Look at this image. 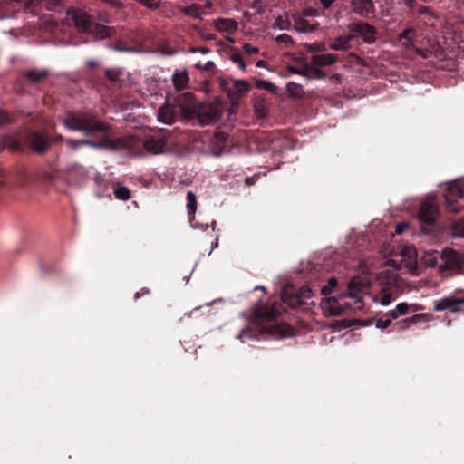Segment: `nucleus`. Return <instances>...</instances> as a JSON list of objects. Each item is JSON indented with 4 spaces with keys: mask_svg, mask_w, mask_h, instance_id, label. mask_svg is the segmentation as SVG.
<instances>
[{
    "mask_svg": "<svg viewBox=\"0 0 464 464\" xmlns=\"http://www.w3.org/2000/svg\"><path fill=\"white\" fill-rule=\"evenodd\" d=\"M289 70L293 73L300 74V75H303V76H305V77H306V75H308V67H305L304 69H298L296 67L291 66L289 68Z\"/></svg>",
    "mask_w": 464,
    "mask_h": 464,
    "instance_id": "49",
    "label": "nucleus"
},
{
    "mask_svg": "<svg viewBox=\"0 0 464 464\" xmlns=\"http://www.w3.org/2000/svg\"><path fill=\"white\" fill-rule=\"evenodd\" d=\"M180 12L186 15L194 17V18H200L201 15L204 14V12L201 11V6L197 4H192L188 6H183L180 8Z\"/></svg>",
    "mask_w": 464,
    "mask_h": 464,
    "instance_id": "27",
    "label": "nucleus"
},
{
    "mask_svg": "<svg viewBox=\"0 0 464 464\" xmlns=\"http://www.w3.org/2000/svg\"><path fill=\"white\" fill-rule=\"evenodd\" d=\"M202 66H203V65H201V64H200V63H198L196 64V67H197V68H198V69H201V70H202Z\"/></svg>",
    "mask_w": 464,
    "mask_h": 464,
    "instance_id": "62",
    "label": "nucleus"
},
{
    "mask_svg": "<svg viewBox=\"0 0 464 464\" xmlns=\"http://www.w3.org/2000/svg\"><path fill=\"white\" fill-rule=\"evenodd\" d=\"M366 288L364 280L360 276H355L350 280L347 285L345 295L335 297H325L322 303L324 314L332 316L341 315L347 310H362L363 302L362 295Z\"/></svg>",
    "mask_w": 464,
    "mask_h": 464,
    "instance_id": "3",
    "label": "nucleus"
},
{
    "mask_svg": "<svg viewBox=\"0 0 464 464\" xmlns=\"http://www.w3.org/2000/svg\"><path fill=\"white\" fill-rule=\"evenodd\" d=\"M218 84L219 88L227 93L232 102L242 98L250 89L249 83L245 80H226L220 78Z\"/></svg>",
    "mask_w": 464,
    "mask_h": 464,
    "instance_id": "8",
    "label": "nucleus"
},
{
    "mask_svg": "<svg viewBox=\"0 0 464 464\" xmlns=\"http://www.w3.org/2000/svg\"><path fill=\"white\" fill-rule=\"evenodd\" d=\"M402 256L409 257L411 261H415L416 251L415 248L411 246H406L402 250Z\"/></svg>",
    "mask_w": 464,
    "mask_h": 464,
    "instance_id": "45",
    "label": "nucleus"
},
{
    "mask_svg": "<svg viewBox=\"0 0 464 464\" xmlns=\"http://www.w3.org/2000/svg\"><path fill=\"white\" fill-rule=\"evenodd\" d=\"M281 314V304L273 303L272 304H261L255 308L253 313L252 324L242 329L238 338L245 342L248 340H258L261 335H279L287 336L290 334L291 328L276 321Z\"/></svg>",
    "mask_w": 464,
    "mask_h": 464,
    "instance_id": "2",
    "label": "nucleus"
},
{
    "mask_svg": "<svg viewBox=\"0 0 464 464\" xmlns=\"http://www.w3.org/2000/svg\"><path fill=\"white\" fill-rule=\"evenodd\" d=\"M438 213V207L434 202L426 200L421 203L418 213V219L422 230L428 232L426 227H431L435 224Z\"/></svg>",
    "mask_w": 464,
    "mask_h": 464,
    "instance_id": "12",
    "label": "nucleus"
},
{
    "mask_svg": "<svg viewBox=\"0 0 464 464\" xmlns=\"http://www.w3.org/2000/svg\"><path fill=\"white\" fill-rule=\"evenodd\" d=\"M464 304V298H458L455 296H447L434 302V311L440 312L444 310H450L451 312L459 311V306Z\"/></svg>",
    "mask_w": 464,
    "mask_h": 464,
    "instance_id": "14",
    "label": "nucleus"
},
{
    "mask_svg": "<svg viewBox=\"0 0 464 464\" xmlns=\"http://www.w3.org/2000/svg\"><path fill=\"white\" fill-rule=\"evenodd\" d=\"M65 143L67 147L72 150H76L80 148L79 140L66 139Z\"/></svg>",
    "mask_w": 464,
    "mask_h": 464,
    "instance_id": "46",
    "label": "nucleus"
},
{
    "mask_svg": "<svg viewBox=\"0 0 464 464\" xmlns=\"http://www.w3.org/2000/svg\"><path fill=\"white\" fill-rule=\"evenodd\" d=\"M24 75L29 82L37 83L47 78L50 75V72L46 69H31L24 72Z\"/></svg>",
    "mask_w": 464,
    "mask_h": 464,
    "instance_id": "22",
    "label": "nucleus"
},
{
    "mask_svg": "<svg viewBox=\"0 0 464 464\" xmlns=\"http://www.w3.org/2000/svg\"><path fill=\"white\" fill-rule=\"evenodd\" d=\"M392 294H384L381 298V304L382 305H388L392 302Z\"/></svg>",
    "mask_w": 464,
    "mask_h": 464,
    "instance_id": "51",
    "label": "nucleus"
},
{
    "mask_svg": "<svg viewBox=\"0 0 464 464\" xmlns=\"http://www.w3.org/2000/svg\"><path fill=\"white\" fill-rule=\"evenodd\" d=\"M316 50L317 51H325L326 50V47H325V44H318L317 47H316Z\"/></svg>",
    "mask_w": 464,
    "mask_h": 464,
    "instance_id": "57",
    "label": "nucleus"
},
{
    "mask_svg": "<svg viewBox=\"0 0 464 464\" xmlns=\"http://www.w3.org/2000/svg\"><path fill=\"white\" fill-rule=\"evenodd\" d=\"M302 14L305 17H316L321 14V12L314 7H306L303 10Z\"/></svg>",
    "mask_w": 464,
    "mask_h": 464,
    "instance_id": "42",
    "label": "nucleus"
},
{
    "mask_svg": "<svg viewBox=\"0 0 464 464\" xmlns=\"http://www.w3.org/2000/svg\"><path fill=\"white\" fill-rule=\"evenodd\" d=\"M89 65H90V67H95L96 66V63L95 62H90Z\"/></svg>",
    "mask_w": 464,
    "mask_h": 464,
    "instance_id": "61",
    "label": "nucleus"
},
{
    "mask_svg": "<svg viewBox=\"0 0 464 464\" xmlns=\"http://www.w3.org/2000/svg\"><path fill=\"white\" fill-rule=\"evenodd\" d=\"M275 25L280 30H289L291 28V21L287 18L278 16L275 22Z\"/></svg>",
    "mask_w": 464,
    "mask_h": 464,
    "instance_id": "37",
    "label": "nucleus"
},
{
    "mask_svg": "<svg viewBox=\"0 0 464 464\" xmlns=\"http://www.w3.org/2000/svg\"><path fill=\"white\" fill-rule=\"evenodd\" d=\"M246 184L247 186H251L254 184V180H253V178H246V180H245Z\"/></svg>",
    "mask_w": 464,
    "mask_h": 464,
    "instance_id": "58",
    "label": "nucleus"
},
{
    "mask_svg": "<svg viewBox=\"0 0 464 464\" xmlns=\"http://www.w3.org/2000/svg\"><path fill=\"white\" fill-rule=\"evenodd\" d=\"M204 5L207 8H210L212 6V2L210 0H206Z\"/></svg>",
    "mask_w": 464,
    "mask_h": 464,
    "instance_id": "60",
    "label": "nucleus"
},
{
    "mask_svg": "<svg viewBox=\"0 0 464 464\" xmlns=\"http://www.w3.org/2000/svg\"><path fill=\"white\" fill-rule=\"evenodd\" d=\"M222 116V111L215 104L199 103L196 109L195 117L201 126L213 124Z\"/></svg>",
    "mask_w": 464,
    "mask_h": 464,
    "instance_id": "10",
    "label": "nucleus"
},
{
    "mask_svg": "<svg viewBox=\"0 0 464 464\" xmlns=\"http://www.w3.org/2000/svg\"><path fill=\"white\" fill-rule=\"evenodd\" d=\"M177 111L178 110L175 106L166 102L158 110V121L162 123L171 125L175 121Z\"/></svg>",
    "mask_w": 464,
    "mask_h": 464,
    "instance_id": "17",
    "label": "nucleus"
},
{
    "mask_svg": "<svg viewBox=\"0 0 464 464\" xmlns=\"http://www.w3.org/2000/svg\"><path fill=\"white\" fill-rule=\"evenodd\" d=\"M227 134L225 133L224 131H217L214 135V138L212 140V144L213 146H218V149H215V151H214V154L216 156H219L222 151L226 149L227 147Z\"/></svg>",
    "mask_w": 464,
    "mask_h": 464,
    "instance_id": "24",
    "label": "nucleus"
},
{
    "mask_svg": "<svg viewBox=\"0 0 464 464\" xmlns=\"http://www.w3.org/2000/svg\"><path fill=\"white\" fill-rule=\"evenodd\" d=\"M25 140L33 150L39 154H44L47 151L51 143L61 142L63 140V137L58 134L53 140H50L44 132L29 130L26 133Z\"/></svg>",
    "mask_w": 464,
    "mask_h": 464,
    "instance_id": "6",
    "label": "nucleus"
},
{
    "mask_svg": "<svg viewBox=\"0 0 464 464\" xmlns=\"http://www.w3.org/2000/svg\"><path fill=\"white\" fill-rule=\"evenodd\" d=\"M242 48L246 54L257 53L259 52L257 47L252 46L247 43L244 44Z\"/></svg>",
    "mask_w": 464,
    "mask_h": 464,
    "instance_id": "47",
    "label": "nucleus"
},
{
    "mask_svg": "<svg viewBox=\"0 0 464 464\" xmlns=\"http://www.w3.org/2000/svg\"><path fill=\"white\" fill-rule=\"evenodd\" d=\"M444 198L448 211L458 213L461 208L459 199H464V182L453 181L450 183Z\"/></svg>",
    "mask_w": 464,
    "mask_h": 464,
    "instance_id": "9",
    "label": "nucleus"
},
{
    "mask_svg": "<svg viewBox=\"0 0 464 464\" xmlns=\"http://www.w3.org/2000/svg\"><path fill=\"white\" fill-rule=\"evenodd\" d=\"M73 18L76 26L83 31L92 33L96 39H103L111 36L112 31L111 27L99 24H92L84 12L75 14Z\"/></svg>",
    "mask_w": 464,
    "mask_h": 464,
    "instance_id": "7",
    "label": "nucleus"
},
{
    "mask_svg": "<svg viewBox=\"0 0 464 464\" xmlns=\"http://www.w3.org/2000/svg\"><path fill=\"white\" fill-rule=\"evenodd\" d=\"M192 52H199L203 54H206L209 52V49L207 47H196L192 49Z\"/></svg>",
    "mask_w": 464,
    "mask_h": 464,
    "instance_id": "55",
    "label": "nucleus"
},
{
    "mask_svg": "<svg viewBox=\"0 0 464 464\" xmlns=\"http://www.w3.org/2000/svg\"><path fill=\"white\" fill-rule=\"evenodd\" d=\"M450 256L444 261L443 265H440V267L444 266V268L453 269L459 266L457 254L451 250H449Z\"/></svg>",
    "mask_w": 464,
    "mask_h": 464,
    "instance_id": "33",
    "label": "nucleus"
},
{
    "mask_svg": "<svg viewBox=\"0 0 464 464\" xmlns=\"http://www.w3.org/2000/svg\"><path fill=\"white\" fill-rule=\"evenodd\" d=\"M365 22H357V23H351L348 25V30L351 33L350 34H347V36L352 37V40L357 37H361L362 30L363 29V24Z\"/></svg>",
    "mask_w": 464,
    "mask_h": 464,
    "instance_id": "29",
    "label": "nucleus"
},
{
    "mask_svg": "<svg viewBox=\"0 0 464 464\" xmlns=\"http://www.w3.org/2000/svg\"><path fill=\"white\" fill-rule=\"evenodd\" d=\"M63 125L73 131H81L86 136L101 138L100 140H79L80 147L106 148L119 150L118 138L110 137V126L102 121L98 115L90 111H68L62 120Z\"/></svg>",
    "mask_w": 464,
    "mask_h": 464,
    "instance_id": "1",
    "label": "nucleus"
},
{
    "mask_svg": "<svg viewBox=\"0 0 464 464\" xmlns=\"http://www.w3.org/2000/svg\"><path fill=\"white\" fill-rule=\"evenodd\" d=\"M230 59L233 63H237L242 71L246 70V64L244 62L242 55L238 52L233 53L230 56Z\"/></svg>",
    "mask_w": 464,
    "mask_h": 464,
    "instance_id": "39",
    "label": "nucleus"
},
{
    "mask_svg": "<svg viewBox=\"0 0 464 464\" xmlns=\"http://www.w3.org/2000/svg\"><path fill=\"white\" fill-rule=\"evenodd\" d=\"M409 226L407 223L397 224L396 226V233L398 235L402 234L406 229H408Z\"/></svg>",
    "mask_w": 464,
    "mask_h": 464,
    "instance_id": "53",
    "label": "nucleus"
},
{
    "mask_svg": "<svg viewBox=\"0 0 464 464\" xmlns=\"http://www.w3.org/2000/svg\"><path fill=\"white\" fill-rule=\"evenodd\" d=\"M25 8L34 14H39L43 9L59 12L62 3L61 0H28Z\"/></svg>",
    "mask_w": 464,
    "mask_h": 464,
    "instance_id": "13",
    "label": "nucleus"
},
{
    "mask_svg": "<svg viewBox=\"0 0 464 464\" xmlns=\"http://www.w3.org/2000/svg\"><path fill=\"white\" fill-rule=\"evenodd\" d=\"M312 295V290L308 286L295 288L294 285H285L281 292L283 303L292 308H297L303 304H310L308 300L311 299Z\"/></svg>",
    "mask_w": 464,
    "mask_h": 464,
    "instance_id": "5",
    "label": "nucleus"
},
{
    "mask_svg": "<svg viewBox=\"0 0 464 464\" xmlns=\"http://www.w3.org/2000/svg\"><path fill=\"white\" fill-rule=\"evenodd\" d=\"M113 194L117 199L122 201L129 200L131 198L130 190L127 187L120 184H116L113 187Z\"/></svg>",
    "mask_w": 464,
    "mask_h": 464,
    "instance_id": "28",
    "label": "nucleus"
},
{
    "mask_svg": "<svg viewBox=\"0 0 464 464\" xmlns=\"http://www.w3.org/2000/svg\"><path fill=\"white\" fill-rule=\"evenodd\" d=\"M256 87L259 90H266L271 92H274L276 90V86L274 83L265 80L256 81Z\"/></svg>",
    "mask_w": 464,
    "mask_h": 464,
    "instance_id": "36",
    "label": "nucleus"
},
{
    "mask_svg": "<svg viewBox=\"0 0 464 464\" xmlns=\"http://www.w3.org/2000/svg\"><path fill=\"white\" fill-rule=\"evenodd\" d=\"M384 315H385V316H389V317H391V318H392V321L393 319H397V318L399 317V315H398V314H397V312H396V309H394V310H391L390 312L386 313Z\"/></svg>",
    "mask_w": 464,
    "mask_h": 464,
    "instance_id": "54",
    "label": "nucleus"
},
{
    "mask_svg": "<svg viewBox=\"0 0 464 464\" xmlns=\"http://www.w3.org/2000/svg\"><path fill=\"white\" fill-rule=\"evenodd\" d=\"M150 290L148 287H142L140 291L135 293L134 298H135V300H137L140 297H141L145 295H150Z\"/></svg>",
    "mask_w": 464,
    "mask_h": 464,
    "instance_id": "50",
    "label": "nucleus"
},
{
    "mask_svg": "<svg viewBox=\"0 0 464 464\" xmlns=\"http://www.w3.org/2000/svg\"><path fill=\"white\" fill-rule=\"evenodd\" d=\"M294 22V29L298 33H312L317 30L319 24H310L309 21L302 14L295 13L291 16Z\"/></svg>",
    "mask_w": 464,
    "mask_h": 464,
    "instance_id": "16",
    "label": "nucleus"
},
{
    "mask_svg": "<svg viewBox=\"0 0 464 464\" xmlns=\"http://www.w3.org/2000/svg\"><path fill=\"white\" fill-rule=\"evenodd\" d=\"M377 30L374 26L369 24L368 23H364L363 29L362 30L361 34V37L362 38L364 43H374L377 37Z\"/></svg>",
    "mask_w": 464,
    "mask_h": 464,
    "instance_id": "25",
    "label": "nucleus"
},
{
    "mask_svg": "<svg viewBox=\"0 0 464 464\" xmlns=\"http://www.w3.org/2000/svg\"><path fill=\"white\" fill-rule=\"evenodd\" d=\"M410 305L407 303H400L396 305V312L398 315H404L408 314Z\"/></svg>",
    "mask_w": 464,
    "mask_h": 464,
    "instance_id": "44",
    "label": "nucleus"
},
{
    "mask_svg": "<svg viewBox=\"0 0 464 464\" xmlns=\"http://www.w3.org/2000/svg\"><path fill=\"white\" fill-rule=\"evenodd\" d=\"M338 59L334 53L315 54L311 58V63L314 66H327L334 64Z\"/></svg>",
    "mask_w": 464,
    "mask_h": 464,
    "instance_id": "20",
    "label": "nucleus"
},
{
    "mask_svg": "<svg viewBox=\"0 0 464 464\" xmlns=\"http://www.w3.org/2000/svg\"><path fill=\"white\" fill-rule=\"evenodd\" d=\"M286 91L289 96L295 99H300L304 95L303 86L294 82H290L286 84Z\"/></svg>",
    "mask_w": 464,
    "mask_h": 464,
    "instance_id": "26",
    "label": "nucleus"
},
{
    "mask_svg": "<svg viewBox=\"0 0 464 464\" xmlns=\"http://www.w3.org/2000/svg\"><path fill=\"white\" fill-rule=\"evenodd\" d=\"M121 74V71L120 69H107L105 71L106 77L111 82H117Z\"/></svg>",
    "mask_w": 464,
    "mask_h": 464,
    "instance_id": "40",
    "label": "nucleus"
},
{
    "mask_svg": "<svg viewBox=\"0 0 464 464\" xmlns=\"http://www.w3.org/2000/svg\"><path fill=\"white\" fill-rule=\"evenodd\" d=\"M256 66L257 67H265L266 66V62L264 60H259L256 62Z\"/></svg>",
    "mask_w": 464,
    "mask_h": 464,
    "instance_id": "59",
    "label": "nucleus"
},
{
    "mask_svg": "<svg viewBox=\"0 0 464 464\" xmlns=\"http://www.w3.org/2000/svg\"><path fill=\"white\" fill-rule=\"evenodd\" d=\"M112 48L117 52H125V53H134L137 50L136 47L129 45L122 41L116 42L113 44Z\"/></svg>",
    "mask_w": 464,
    "mask_h": 464,
    "instance_id": "34",
    "label": "nucleus"
},
{
    "mask_svg": "<svg viewBox=\"0 0 464 464\" xmlns=\"http://www.w3.org/2000/svg\"><path fill=\"white\" fill-rule=\"evenodd\" d=\"M175 107L186 119H194L198 103L192 92L179 94L175 100Z\"/></svg>",
    "mask_w": 464,
    "mask_h": 464,
    "instance_id": "11",
    "label": "nucleus"
},
{
    "mask_svg": "<svg viewBox=\"0 0 464 464\" xmlns=\"http://www.w3.org/2000/svg\"><path fill=\"white\" fill-rule=\"evenodd\" d=\"M325 76H326L325 72H324L322 70L317 69L315 67H308V75H306L307 78L323 79Z\"/></svg>",
    "mask_w": 464,
    "mask_h": 464,
    "instance_id": "38",
    "label": "nucleus"
},
{
    "mask_svg": "<svg viewBox=\"0 0 464 464\" xmlns=\"http://www.w3.org/2000/svg\"><path fill=\"white\" fill-rule=\"evenodd\" d=\"M171 80L175 90L182 91L188 87L189 76L187 71H175Z\"/></svg>",
    "mask_w": 464,
    "mask_h": 464,
    "instance_id": "19",
    "label": "nucleus"
},
{
    "mask_svg": "<svg viewBox=\"0 0 464 464\" xmlns=\"http://www.w3.org/2000/svg\"><path fill=\"white\" fill-rule=\"evenodd\" d=\"M10 121H11L10 114L7 111L0 109V125L3 123L9 122Z\"/></svg>",
    "mask_w": 464,
    "mask_h": 464,
    "instance_id": "48",
    "label": "nucleus"
},
{
    "mask_svg": "<svg viewBox=\"0 0 464 464\" xmlns=\"http://www.w3.org/2000/svg\"><path fill=\"white\" fill-rule=\"evenodd\" d=\"M392 323V318L389 316L382 315L376 320V327L380 329L387 328Z\"/></svg>",
    "mask_w": 464,
    "mask_h": 464,
    "instance_id": "41",
    "label": "nucleus"
},
{
    "mask_svg": "<svg viewBox=\"0 0 464 464\" xmlns=\"http://www.w3.org/2000/svg\"><path fill=\"white\" fill-rule=\"evenodd\" d=\"M320 2L323 5V6L327 9L331 7L334 0H320Z\"/></svg>",
    "mask_w": 464,
    "mask_h": 464,
    "instance_id": "56",
    "label": "nucleus"
},
{
    "mask_svg": "<svg viewBox=\"0 0 464 464\" xmlns=\"http://www.w3.org/2000/svg\"><path fill=\"white\" fill-rule=\"evenodd\" d=\"M403 4L408 6L411 11L416 10L420 14L430 13V8L423 5H418L416 0H403Z\"/></svg>",
    "mask_w": 464,
    "mask_h": 464,
    "instance_id": "30",
    "label": "nucleus"
},
{
    "mask_svg": "<svg viewBox=\"0 0 464 464\" xmlns=\"http://www.w3.org/2000/svg\"><path fill=\"white\" fill-rule=\"evenodd\" d=\"M187 209L189 215H194L197 209L196 196L192 191L187 193Z\"/></svg>",
    "mask_w": 464,
    "mask_h": 464,
    "instance_id": "32",
    "label": "nucleus"
},
{
    "mask_svg": "<svg viewBox=\"0 0 464 464\" xmlns=\"http://www.w3.org/2000/svg\"><path fill=\"white\" fill-rule=\"evenodd\" d=\"M218 239H216L215 243H212V248L216 247L218 246Z\"/></svg>",
    "mask_w": 464,
    "mask_h": 464,
    "instance_id": "63",
    "label": "nucleus"
},
{
    "mask_svg": "<svg viewBox=\"0 0 464 464\" xmlns=\"http://www.w3.org/2000/svg\"><path fill=\"white\" fill-rule=\"evenodd\" d=\"M416 37V31L412 27H409L404 29L401 34L398 35V40L400 44L407 48H414V39Z\"/></svg>",
    "mask_w": 464,
    "mask_h": 464,
    "instance_id": "18",
    "label": "nucleus"
},
{
    "mask_svg": "<svg viewBox=\"0 0 464 464\" xmlns=\"http://www.w3.org/2000/svg\"><path fill=\"white\" fill-rule=\"evenodd\" d=\"M352 37L340 35L329 44V48L334 51H346L351 48Z\"/></svg>",
    "mask_w": 464,
    "mask_h": 464,
    "instance_id": "23",
    "label": "nucleus"
},
{
    "mask_svg": "<svg viewBox=\"0 0 464 464\" xmlns=\"http://www.w3.org/2000/svg\"><path fill=\"white\" fill-rule=\"evenodd\" d=\"M117 143L119 150H128L133 156H143L145 152L156 155L164 151L167 137L160 130L147 136L144 140L132 135L120 137Z\"/></svg>",
    "mask_w": 464,
    "mask_h": 464,
    "instance_id": "4",
    "label": "nucleus"
},
{
    "mask_svg": "<svg viewBox=\"0 0 464 464\" xmlns=\"http://www.w3.org/2000/svg\"><path fill=\"white\" fill-rule=\"evenodd\" d=\"M351 6L353 13L364 18L373 15L376 13L372 0H353Z\"/></svg>",
    "mask_w": 464,
    "mask_h": 464,
    "instance_id": "15",
    "label": "nucleus"
},
{
    "mask_svg": "<svg viewBox=\"0 0 464 464\" xmlns=\"http://www.w3.org/2000/svg\"><path fill=\"white\" fill-rule=\"evenodd\" d=\"M424 316L423 314H414L413 316H411V317H408V318H405L400 322L397 323V324L400 325V328L401 329H405L407 328L410 324H416L418 323L419 321H420V319Z\"/></svg>",
    "mask_w": 464,
    "mask_h": 464,
    "instance_id": "31",
    "label": "nucleus"
},
{
    "mask_svg": "<svg viewBox=\"0 0 464 464\" xmlns=\"http://www.w3.org/2000/svg\"><path fill=\"white\" fill-rule=\"evenodd\" d=\"M338 281L335 277H331L328 280V284L324 285L321 289V294L324 296L330 295L334 289L337 286Z\"/></svg>",
    "mask_w": 464,
    "mask_h": 464,
    "instance_id": "35",
    "label": "nucleus"
},
{
    "mask_svg": "<svg viewBox=\"0 0 464 464\" xmlns=\"http://www.w3.org/2000/svg\"><path fill=\"white\" fill-rule=\"evenodd\" d=\"M202 70L205 72H213L215 70V63L211 61H208L203 64Z\"/></svg>",
    "mask_w": 464,
    "mask_h": 464,
    "instance_id": "52",
    "label": "nucleus"
},
{
    "mask_svg": "<svg viewBox=\"0 0 464 464\" xmlns=\"http://www.w3.org/2000/svg\"><path fill=\"white\" fill-rule=\"evenodd\" d=\"M276 41L278 44H285V45H289L294 43L292 37L287 34H282L277 35Z\"/></svg>",
    "mask_w": 464,
    "mask_h": 464,
    "instance_id": "43",
    "label": "nucleus"
},
{
    "mask_svg": "<svg viewBox=\"0 0 464 464\" xmlns=\"http://www.w3.org/2000/svg\"><path fill=\"white\" fill-rule=\"evenodd\" d=\"M207 38H208V39H213V38H214V36H213V34H209V35H208V37H207Z\"/></svg>",
    "mask_w": 464,
    "mask_h": 464,
    "instance_id": "64",
    "label": "nucleus"
},
{
    "mask_svg": "<svg viewBox=\"0 0 464 464\" xmlns=\"http://www.w3.org/2000/svg\"><path fill=\"white\" fill-rule=\"evenodd\" d=\"M215 25L217 29L220 32L233 34L234 32L237 31L238 23L234 19L230 18H218L216 20Z\"/></svg>",
    "mask_w": 464,
    "mask_h": 464,
    "instance_id": "21",
    "label": "nucleus"
}]
</instances>
